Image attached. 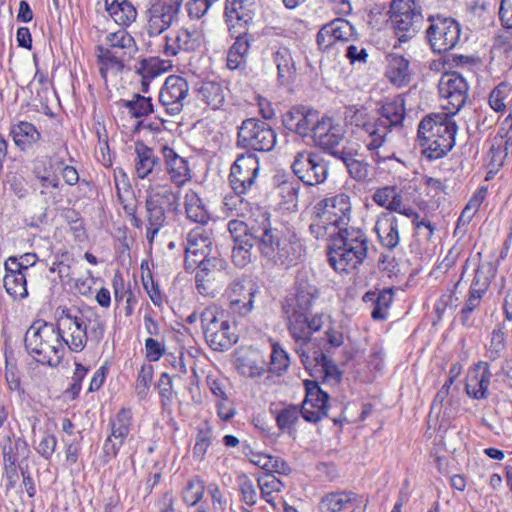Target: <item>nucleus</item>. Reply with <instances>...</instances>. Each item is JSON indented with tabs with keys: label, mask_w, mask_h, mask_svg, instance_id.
Here are the masks:
<instances>
[{
	"label": "nucleus",
	"mask_w": 512,
	"mask_h": 512,
	"mask_svg": "<svg viewBox=\"0 0 512 512\" xmlns=\"http://www.w3.org/2000/svg\"><path fill=\"white\" fill-rule=\"evenodd\" d=\"M277 141L275 130L266 122L255 118L242 121L238 127L237 146L247 149L248 152L271 151Z\"/></svg>",
	"instance_id": "obj_10"
},
{
	"label": "nucleus",
	"mask_w": 512,
	"mask_h": 512,
	"mask_svg": "<svg viewBox=\"0 0 512 512\" xmlns=\"http://www.w3.org/2000/svg\"><path fill=\"white\" fill-rule=\"evenodd\" d=\"M104 50L130 61L138 52L134 38L124 29L110 33L106 37Z\"/></svg>",
	"instance_id": "obj_34"
},
{
	"label": "nucleus",
	"mask_w": 512,
	"mask_h": 512,
	"mask_svg": "<svg viewBox=\"0 0 512 512\" xmlns=\"http://www.w3.org/2000/svg\"><path fill=\"white\" fill-rule=\"evenodd\" d=\"M361 499L351 490H338L324 494L319 501L320 512H340Z\"/></svg>",
	"instance_id": "obj_35"
},
{
	"label": "nucleus",
	"mask_w": 512,
	"mask_h": 512,
	"mask_svg": "<svg viewBox=\"0 0 512 512\" xmlns=\"http://www.w3.org/2000/svg\"><path fill=\"white\" fill-rule=\"evenodd\" d=\"M256 290L249 282L236 279L229 285L226 293L233 313L240 316L249 314L253 309Z\"/></svg>",
	"instance_id": "obj_27"
},
{
	"label": "nucleus",
	"mask_w": 512,
	"mask_h": 512,
	"mask_svg": "<svg viewBox=\"0 0 512 512\" xmlns=\"http://www.w3.org/2000/svg\"><path fill=\"white\" fill-rule=\"evenodd\" d=\"M172 67L169 60L160 59L158 57H150L143 59L139 66L136 67L137 73L145 78L153 80L161 74L167 72Z\"/></svg>",
	"instance_id": "obj_49"
},
{
	"label": "nucleus",
	"mask_w": 512,
	"mask_h": 512,
	"mask_svg": "<svg viewBox=\"0 0 512 512\" xmlns=\"http://www.w3.org/2000/svg\"><path fill=\"white\" fill-rule=\"evenodd\" d=\"M145 200L174 214L180 205V189L169 183L151 184L146 190Z\"/></svg>",
	"instance_id": "obj_30"
},
{
	"label": "nucleus",
	"mask_w": 512,
	"mask_h": 512,
	"mask_svg": "<svg viewBox=\"0 0 512 512\" xmlns=\"http://www.w3.org/2000/svg\"><path fill=\"white\" fill-rule=\"evenodd\" d=\"M399 226L400 219L390 212H383L378 216L374 230L384 248L394 250L399 245Z\"/></svg>",
	"instance_id": "obj_31"
},
{
	"label": "nucleus",
	"mask_w": 512,
	"mask_h": 512,
	"mask_svg": "<svg viewBox=\"0 0 512 512\" xmlns=\"http://www.w3.org/2000/svg\"><path fill=\"white\" fill-rule=\"evenodd\" d=\"M401 197V193L395 186H384L374 192L372 199L391 213L393 210L401 209Z\"/></svg>",
	"instance_id": "obj_47"
},
{
	"label": "nucleus",
	"mask_w": 512,
	"mask_h": 512,
	"mask_svg": "<svg viewBox=\"0 0 512 512\" xmlns=\"http://www.w3.org/2000/svg\"><path fill=\"white\" fill-rule=\"evenodd\" d=\"M254 231L256 236L260 235L259 251L268 263L287 270L304 260L306 250L295 233H284L273 228L270 222L264 230L256 228Z\"/></svg>",
	"instance_id": "obj_5"
},
{
	"label": "nucleus",
	"mask_w": 512,
	"mask_h": 512,
	"mask_svg": "<svg viewBox=\"0 0 512 512\" xmlns=\"http://www.w3.org/2000/svg\"><path fill=\"white\" fill-rule=\"evenodd\" d=\"M254 6V0H227L224 14L228 26L250 23L254 15Z\"/></svg>",
	"instance_id": "obj_36"
},
{
	"label": "nucleus",
	"mask_w": 512,
	"mask_h": 512,
	"mask_svg": "<svg viewBox=\"0 0 512 512\" xmlns=\"http://www.w3.org/2000/svg\"><path fill=\"white\" fill-rule=\"evenodd\" d=\"M200 321L206 343L212 350H229L238 341L235 329L221 307L206 306L200 313Z\"/></svg>",
	"instance_id": "obj_8"
},
{
	"label": "nucleus",
	"mask_w": 512,
	"mask_h": 512,
	"mask_svg": "<svg viewBox=\"0 0 512 512\" xmlns=\"http://www.w3.org/2000/svg\"><path fill=\"white\" fill-rule=\"evenodd\" d=\"M256 243L257 241H241L234 244L231 257L237 267L244 268L252 262V249Z\"/></svg>",
	"instance_id": "obj_56"
},
{
	"label": "nucleus",
	"mask_w": 512,
	"mask_h": 512,
	"mask_svg": "<svg viewBox=\"0 0 512 512\" xmlns=\"http://www.w3.org/2000/svg\"><path fill=\"white\" fill-rule=\"evenodd\" d=\"M198 97L213 110L220 109L224 103L227 87L216 81H203L197 89Z\"/></svg>",
	"instance_id": "obj_39"
},
{
	"label": "nucleus",
	"mask_w": 512,
	"mask_h": 512,
	"mask_svg": "<svg viewBox=\"0 0 512 512\" xmlns=\"http://www.w3.org/2000/svg\"><path fill=\"white\" fill-rule=\"evenodd\" d=\"M162 52L167 57H173L180 52H193L198 50L203 42L201 32L181 28L171 31L164 37Z\"/></svg>",
	"instance_id": "obj_21"
},
{
	"label": "nucleus",
	"mask_w": 512,
	"mask_h": 512,
	"mask_svg": "<svg viewBox=\"0 0 512 512\" xmlns=\"http://www.w3.org/2000/svg\"><path fill=\"white\" fill-rule=\"evenodd\" d=\"M250 36L241 32L228 50L227 67L230 70L243 69L246 65V57L250 49Z\"/></svg>",
	"instance_id": "obj_40"
},
{
	"label": "nucleus",
	"mask_w": 512,
	"mask_h": 512,
	"mask_svg": "<svg viewBox=\"0 0 512 512\" xmlns=\"http://www.w3.org/2000/svg\"><path fill=\"white\" fill-rule=\"evenodd\" d=\"M388 80L397 87H404L410 82L409 61L401 55L390 54L385 72Z\"/></svg>",
	"instance_id": "obj_37"
},
{
	"label": "nucleus",
	"mask_w": 512,
	"mask_h": 512,
	"mask_svg": "<svg viewBox=\"0 0 512 512\" xmlns=\"http://www.w3.org/2000/svg\"><path fill=\"white\" fill-rule=\"evenodd\" d=\"M270 222V215L267 211H258L257 216L250 220V223H245L241 220H230L228 222V231L234 241V244L241 241H257L258 247L260 246V235L256 236L254 229L267 228Z\"/></svg>",
	"instance_id": "obj_25"
},
{
	"label": "nucleus",
	"mask_w": 512,
	"mask_h": 512,
	"mask_svg": "<svg viewBox=\"0 0 512 512\" xmlns=\"http://www.w3.org/2000/svg\"><path fill=\"white\" fill-rule=\"evenodd\" d=\"M213 431L209 426H205L198 430L196 436V442L193 447V456L194 458L202 461L205 457V454L212 442Z\"/></svg>",
	"instance_id": "obj_60"
},
{
	"label": "nucleus",
	"mask_w": 512,
	"mask_h": 512,
	"mask_svg": "<svg viewBox=\"0 0 512 512\" xmlns=\"http://www.w3.org/2000/svg\"><path fill=\"white\" fill-rule=\"evenodd\" d=\"M329 236L327 257L336 272L349 273L363 264L368 255L369 239L361 228L346 226Z\"/></svg>",
	"instance_id": "obj_3"
},
{
	"label": "nucleus",
	"mask_w": 512,
	"mask_h": 512,
	"mask_svg": "<svg viewBox=\"0 0 512 512\" xmlns=\"http://www.w3.org/2000/svg\"><path fill=\"white\" fill-rule=\"evenodd\" d=\"M105 8L113 20L121 25L128 26L135 21L137 11L131 2L123 0H105Z\"/></svg>",
	"instance_id": "obj_42"
},
{
	"label": "nucleus",
	"mask_w": 512,
	"mask_h": 512,
	"mask_svg": "<svg viewBox=\"0 0 512 512\" xmlns=\"http://www.w3.org/2000/svg\"><path fill=\"white\" fill-rule=\"evenodd\" d=\"M333 156L345 164L350 177L357 182H364L368 179L370 166L367 162L354 158L344 150L342 152H333Z\"/></svg>",
	"instance_id": "obj_45"
},
{
	"label": "nucleus",
	"mask_w": 512,
	"mask_h": 512,
	"mask_svg": "<svg viewBox=\"0 0 512 512\" xmlns=\"http://www.w3.org/2000/svg\"><path fill=\"white\" fill-rule=\"evenodd\" d=\"M388 13L391 28L400 43L414 38L422 26V8L415 0H392Z\"/></svg>",
	"instance_id": "obj_9"
},
{
	"label": "nucleus",
	"mask_w": 512,
	"mask_h": 512,
	"mask_svg": "<svg viewBox=\"0 0 512 512\" xmlns=\"http://www.w3.org/2000/svg\"><path fill=\"white\" fill-rule=\"evenodd\" d=\"M257 484L261 492V497L272 506H275L273 493L281 492L285 485L271 473H265L257 478Z\"/></svg>",
	"instance_id": "obj_52"
},
{
	"label": "nucleus",
	"mask_w": 512,
	"mask_h": 512,
	"mask_svg": "<svg viewBox=\"0 0 512 512\" xmlns=\"http://www.w3.org/2000/svg\"><path fill=\"white\" fill-rule=\"evenodd\" d=\"M439 94L447 103L449 114L455 115L466 103L468 83L458 72L444 73L438 84Z\"/></svg>",
	"instance_id": "obj_18"
},
{
	"label": "nucleus",
	"mask_w": 512,
	"mask_h": 512,
	"mask_svg": "<svg viewBox=\"0 0 512 512\" xmlns=\"http://www.w3.org/2000/svg\"><path fill=\"white\" fill-rule=\"evenodd\" d=\"M511 86L508 83H500L496 86L489 96V104L491 108L496 112H502L505 110V99L511 93Z\"/></svg>",
	"instance_id": "obj_61"
},
{
	"label": "nucleus",
	"mask_w": 512,
	"mask_h": 512,
	"mask_svg": "<svg viewBox=\"0 0 512 512\" xmlns=\"http://www.w3.org/2000/svg\"><path fill=\"white\" fill-rule=\"evenodd\" d=\"M234 366L240 375L248 378L261 377L266 371L265 360L255 350L237 352Z\"/></svg>",
	"instance_id": "obj_33"
},
{
	"label": "nucleus",
	"mask_w": 512,
	"mask_h": 512,
	"mask_svg": "<svg viewBox=\"0 0 512 512\" xmlns=\"http://www.w3.org/2000/svg\"><path fill=\"white\" fill-rule=\"evenodd\" d=\"M131 425L132 411L129 408H121L117 414L110 419V434L105 440L102 453L99 456V459L103 464L109 463L117 456L120 447L123 445L130 433Z\"/></svg>",
	"instance_id": "obj_12"
},
{
	"label": "nucleus",
	"mask_w": 512,
	"mask_h": 512,
	"mask_svg": "<svg viewBox=\"0 0 512 512\" xmlns=\"http://www.w3.org/2000/svg\"><path fill=\"white\" fill-rule=\"evenodd\" d=\"M306 395L301 405V416L307 422L317 423L326 417L329 395L316 381H305Z\"/></svg>",
	"instance_id": "obj_20"
},
{
	"label": "nucleus",
	"mask_w": 512,
	"mask_h": 512,
	"mask_svg": "<svg viewBox=\"0 0 512 512\" xmlns=\"http://www.w3.org/2000/svg\"><path fill=\"white\" fill-rule=\"evenodd\" d=\"M449 113H431L419 123L417 141L429 161L443 158L455 145L457 125Z\"/></svg>",
	"instance_id": "obj_4"
},
{
	"label": "nucleus",
	"mask_w": 512,
	"mask_h": 512,
	"mask_svg": "<svg viewBox=\"0 0 512 512\" xmlns=\"http://www.w3.org/2000/svg\"><path fill=\"white\" fill-rule=\"evenodd\" d=\"M301 415V408L289 405L282 409L276 416V423L280 431L291 434L295 430V424Z\"/></svg>",
	"instance_id": "obj_55"
},
{
	"label": "nucleus",
	"mask_w": 512,
	"mask_h": 512,
	"mask_svg": "<svg viewBox=\"0 0 512 512\" xmlns=\"http://www.w3.org/2000/svg\"><path fill=\"white\" fill-rule=\"evenodd\" d=\"M179 10L174 6H159V4H151L147 10V26L146 30L149 36H158L167 30L175 21Z\"/></svg>",
	"instance_id": "obj_32"
},
{
	"label": "nucleus",
	"mask_w": 512,
	"mask_h": 512,
	"mask_svg": "<svg viewBox=\"0 0 512 512\" xmlns=\"http://www.w3.org/2000/svg\"><path fill=\"white\" fill-rule=\"evenodd\" d=\"M205 483L199 477L190 479L183 491V500L190 506L196 505L203 497Z\"/></svg>",
	"instance_id": "obj_58"
},
{
	"label": "nucleus",
	"mask_w": 512,
	"mask_h": 512,
	"mask_svg": "<svg viewBox=\"0 0 512 512\" xmlns=\"http://www.w3.org/2000/svg\"><path fill=\"white\" fill-rule=\"evenodd\" d=\"M20 448H26V442L21 439H17L14 442L9 439V442L3 446L2 456L4 468L16 466Z\"/></svg>",
	"instance_id": "obj_64"
},
{
	"label": "nucleus",
	"mask_w": 512,
	"mask_h": 512,
	"mask_svg": "<svg viewBox=\"0 0 512 512\" xmlns=\"http://www.w3.org/2000/svg\"><path fill=\"white\" fill-rule=\"evenodd\" d=\"M242 194L234 192L233 195L225 196L223 205L229 216L244 217L251 212V204Z\"/></svg>",
	"instance_id": "obj_54"
},
{
	"label": "nucleus",
	"mask_w": 512,
	"mask_h": 512,
	"mask_svg": "<svg viewBox=\"0 0 512 512\" xmlns=\"http://www.w3.org/2000/svg\"><path fill=\"white\" fill-rule=\"evenodd\" d=\"M393 301L392 289H383L379 291V296L373 305L371 317L374 320H385L387 318L388 309Z\"/></svg>",
	"instance_id": "obj_59"
},
{
	"label": "nucleus",
	"mask_w": 512,
	"mask_h": 512,
	"mask_svg": "<svg viewBox=\"0 0 512 512\" xmlns=\"http://www.w3.org/2000/svg\"><path fill=\"white\" fill-rule=\"evenodd\" d=\"M318 297L316 286L300 280L296 284L295 293L282 301L281 309L286 320L287 329L297 344L295 349L307 370H318L325 381L339 383L341 372L337 365L320 351L312 354L305 349L312 340V335L324 326L323 313L312 315L311 308Z\"/></svg>",
	"instance_id": "obj_1"
},
{
	"label": "nucleus",
	"mask_w": 512,
	"mask_h": 512,
	"mask_svg": "<svg viewBox=\"0 0 512 512\" xmlns=\"http://www.w3.org/2000/svg\"><path fill=\"white\" fill-rule=\"evenodd\" d=\"M119 105L134 118L146 117L153 112L151 98L140 94H134L131 100H121Z\"/></svg>",
	"instance_id": "obj_51"
},
{
	"label": "nucleus",
	"mask_w": 512,
	"mask_h": 512,
	"mask_svg": "<svg viewBox=\"0 0 512 512\" xmlns=\"http://www.w3.org/2000/svg\"><path fill=\"white\" fill-rule=\"evenodd\" d=\"M497 266L493 262H484L477 266L470 288L486 295L492 280L497 274Z\"/></svg>",
	"instance_id": "obj_44"
},
{
	"label": "nucleus",
	"mask_w": 512,
	"mask_h": 512,
	"mask_svg": "<svg viewBox=\"0 0 512 512\" xmlns=\"http://www.w3.org/2000/svg\"><path fill=\"white\" fill-rule=\"evenodd\" d=\"M184 205L188 219L202 225L207 223L209 213L195 191L189 190L186 192Z\"/></svg>",
	"instance_id": "obj_46"
},
{
	"label": "nucleus",
	"mask_w": 512,
	"mask_h": 512,
	"mask_svg": "<svg viewBox=\"0 0 512 512\" xmlns=\"http://www.w3.org/2000/svg\"><path fill=\"white\" fill-rule=\"evenodd\" d=\"M222 266L223 261L219 258H215L213 264L196 266L195 284L202 296L213 298L222 290L226 276Z\"/></svg>",
	"instance_id": "obj_19"
},
{
	"label": "nucleus",
	"mask_w": 512,
	"mask_h": 512,
	"mask_svg": "<svg viewBox=\"0 0 512 512\" xmlns=\"http://www.w3.org/2000/svg\"><path fill=\"white\" fill-rule=\"evenodd\" d=\"M3 282L6 292L14 299H24L28 296L25 273L5 274Z\"/></svg>",
	"instance_id": "obj_53"
},
{
	"label": "nucleus",
	"mask_w": 512,
	"mask_h": 512,
	"mask_svg": "<svg viewBox=\"0 0 512 512\" xmlns=\"http://www.w3.org/2000/svg\"><path fill=\"white\" fill-rule=\"evenodd\" d=\"M152 379L153 367L151 365H143L138 373L135 383V392L140 399L147 396Z\"/></svg>",
	"instance_id": "obj_63"
},
{
	"label": "nucleus",
	"mask_w": 512,
	"mask_h": 512,
	"mask_svg": "<svg viewBox=\"0 0 512 512\" xmlns=\"http://www.w3.org/2000/svg\"><path fill=\"white\" fill-rule=\"evenodd\" d=\"M273 59L277 67L279 82L287 84L295 70L290 51L287 48H280L274 53Z\"/></svg>",
	"instance_id": "obj_50"
},
{
	"label": "nucleus",
	"mask_w": 512,
	"mask_h": 512,
	"mask_svg": "<svg viewBox=\"0 0 512 512\" xmlns=\"http://www.w3.org/2000/svg\"><path fill=\"white\" fill-rule=\"evenodd\" d=\"M318 111L306 106H293L282 116L286 129L301 137L311 135L319 119Z\"/></svg>",
	"instance_id": "obj_22"
},
{
	"label": "nucleus",
	"mask_w": 512,
	"mask_h": 512,
	"mask_svg": "<svg viewBox=\"0 0 512 512\" xmlns=\"http://www.w3.org/2000/svg\"><path fill=\"white\" fill-rule=\"evenodd\" d=\"M97 50L99 72L104 81L107 80L109 74L117 75L122 73L126 62H129L128 60L122 59L119 56L104 50V47L102 46H98Z\"/></svg>",
	"instance_id": "obj_43"
},
{
	"label": "nucleus",
	"mask_w": 512,
	"mask_h": 512,
	"mask_svg": "<svg viewBox=\"0 0 512 512\" xmlns=\"http://www.w3.org/2000/svg\"><path fill=\"white\" fill-rule=\"evenodd\" d=\"M135 175L139 179L151 181L161 171V160L154 149L138 141L135 143Z\"/></svg>",
	"instance_id": "obj_28"
},
{
	"label": "nucleus",
	"mask_w": 512,
	"mask_h": 512,
	"mask_svg": "<svg viewBox=\"0 0 512 512\" xmlns=\"http://www.w3.org/2000/svg\"><path fill=\"white\" fill-rule=\"evenodd\" d=\"M484 296L483 293L469 289L463 307L459 312V319L463 326L472 327L474 325L473 313L480 308Z\"/></svg>",
	"instance_id": "obj_48"
},
{
	"label": "nucleus",
	"mask_w": 512,
	"mask_h": 512,
	"mask_svg": "<svg viewBox=\"0 0 512 512\" xmlns=\"http://www.w3.org/2000/svg\"><path fill=\"white\" fill-rule=\"evenodd\" d=\"M10 135L15 145L21 150L26 151L41 139V134L37 128L30 122L19 121L11 126Z\"/></svg>",
	"instance_id": "obj_38"
},
{
	"label": "nucleus",
	"mask_w": 512,
	"mask_h": 512,
	"mask_svg": "<svg viewBox=\"0 0 512 512\" xmlns=\"http://www.w3.org/2000/svg\"><path fill=\"white\" fill-rule=\"evenodd\" d=\"M311 136L319 147L329 151L331 155L333 152L343 151L338 148L344 138L343 130L330 117H319Z\"/></svg>",
	"instance_id": "obj_23"
},
{
	"label": "nucleus",
	"mask_w": 512,
	"mask_h": 512,
	"mask_svg": "<svg viewBox=\"0 0 512 512\" xmlns=\"http://www.w3.org/2000/svg\"><path fill=\"white\" fill-rule=\"evenodd\" d=\"M492 373L486 361L477 362L468 372L465 391L473 399L482 400L488 397V388Z\"/></svg>",
	"instance_id": "obj_29"
},
{
	"label": "nucleus",
	"mask_w": 512,
	"mask_h": 512,
	"mask_svg": "<svg viewBox=\"0 0 512 512\" xmlns=\"http://www.w3.org/2000/svg\"><path fill=\"white\" fill-rule=\"evenodd\" d=\"M329 23L333 29V39H336L338 43L348 42L354 36V27L349 21L337 18Z\"/></svg>",
	"instance_id": "obj_62"
},
{
	"label": "nucleus",
	"mask_w": 512,
	"mask_h": 512,
	"mask_svg": "<svg viewBox=\"0 0 512 512\" xmlns=\"http://www.w3.org/2000/svg\"><path fill=\"white\" fill-rule=\"evenodd\" d=\"M405 114V98L402 95H398L391 101L384 103L379 109V117L376 118L379 138L374 140V143L380 144L381 148L387 141L389 133L393 129H398L402 126Z\"/></svg>",
	"instance_id": "obj_17"
},
{
	"label": "nucleus",
	"mask_w": 512,
	"mask_h": 512,
	"mask_svg": "<svg viewBox=\"0 0 512 512\" xmlns=\"http://www.w3.org/2000/svg\"><path fill=\"white\" fill-rule=\"evenodd\" d=\"M428 21L430 25L426 30V38L434 52L441 54L458 44L461 27L455 19L437 15L430 16Z\"/></svg>",
	"instance_id": "obj_11"
},
{
	"label": "nucleus",
	"mask_w": 512,
	"mask_h": 512,
	"mask_svg": "<svg viewBox=\"0 0 512 512\" xmlns=\"http://www.w3.org/2000/svg\"><path fill=\"white\" fill-rule=\"evenodd\" d=\"M506 348L505 333L502 327L498 326L491 333V340L486 348V357L495 361L502 356Z\"/></svg>",
	"instance_id": "obj_57"
},
{
	"label": "nucleus",
	"mask_w": 512,
	"mask_h": 512,
	"mask_svg": "<svg viewBox=\"0 0 512 512\" xmlns=\"http://www.w3.org/2000/svg\"><path fill=\"white\" fill-rule=\"evenodd\" d=\"M64 348L72 352H81L88 340L98 345L104 338L106 324L103 318L92 308L73 311L62 309L54 323Z\"/></svg>",
	"instance_id": "obj_2"
},
{
	"label": "nucleus",
	"mask_w": 512,
	"mask_h": 512,
	"mask_svg": "<svg viewBox=\"0 0 512 512\" xmlns=\"http://www.w3.org/2000/svg\"><path fill=\"white\" fill-rule=\"evenodd\" d=\"M212 239L203 226L192 229L186 237L185 268L196 269L197 265L213 264L216 257H210L212 252Z\"/></svg>",
	"instance_id": "obj_13"
},
{
	"label": "nucleus",
	"mask_w": 512,
	"mask_h": 512,
	"mask_svg": "<svg viewBox=\"0 0 512 512\" xmlns=\"http://www.w3.org/2000/svg\"><path fill=\"white\" fill-rule=\"evenodd\" d=\"M259 159L253 152L238 155L230 168L229 183L236 193H247L256 183Z\"/></svg>",
	"instance_id": "obj_15"
},
{
	"label": "nucleus",
	"mask_w": 512,
	"mask_h": 512,
	"mask_svg": "<svg viewBox=\"0 0 512 512\" xmlns=\"http://www.w3.org/2000/svg\"><path fill=\"white\" fill-rule=\"evenodd\" d=\"M189 95L187 80L178 75H170L166 78L160 93L159 102L168 116H178L185 106Z\"/></svg>",
	"instance_id": "obj_16"
},
{
	"label": "nucleus",
	"mask_w": 512,
	"mask_h": 512,
	"mask_svg": "<svg viewBox=\"0 0 512 512\" xmlns=\"http://www.w3.org/2000/svg\"><path fill=\"white\" fill-rule=\"evenodd\" d=\"M163 157L165 172L175 187L180 188L191 179V170L188 160L180 156L173 148L162 145L160 149Z\"/></svg>",
	"instance_id": "obj_24"
},
{
	"label": "nucleus",
	"mask_w": 512,
	"mask_h": 512,
	"mask_svg": "<svg viewBox=\"0 0 512 512\" xmlns=\"http://www.w3.org/2000/svg\"><path fill=\"white\" fill-rule=\"evenodd\" d=\"M351 198L346 193H339L326 197L314 206L315 218L309 226L311 234L317 238H324L332 233L330 228L340 229L348 226L351 220Z\"/></svg>",
	"instance_id": "obj_7"
},
{
	"label": "nucleus",
	"mask_w": 512,
	"mask_h": 512,
	"mask_svg": "<svg viewBox=\"0 0 512 512\" xmlns=\"http://www.w3.org/2000/svg\"><path fill=\"white\" fill-rule=\"evenodd\" d=\"M346 118L359 130L358 133L363 137L369 151H376L380 148V144L374 143V140L379 138L376 118L371 117L364 109L354 107L348 109Z\"/></svg>",
	"instance_id": "obj_26"
},
{
	"label": "nucleus",
	"mask_w": 512,
	"mask_h": 512,
	"mask_svg": "<svg viewBox=\"0 0 512 512\" xmlns=\"http://www.w3.org/2000/svg\"><path fill=\"white\" fill-rule=\"evenodd\" d=\"M146 212V238L152 244L154 237L159 233L160 229L165 225L170 212L162 209L156 204H152L145 200Z\"/></svg>",
	"instance_id": "obj_41"
},
{
	"label": "nucleus",
	"mask_w": 512,
	"mask_h": 512,
	"mask_svg": "<svg viewBox=\"0 0 512 512\" xmlns=\"http://www.w3.org/2000/svg\"><path fill=\"white\" fill-rule=\"evenodd\" d=\"M293 173L306 185L323 183L328 176V165L317 153L303 150L298 152L292 162Z\"/></svg>",
	"instance_id": "obj_14"
},
{
	"label": "nucleus",
	"mask_w": 512,
	"mask_h": 512,
	"mask_svg": "<svg viewBox=\"0 0 512 512\" xmlns=\"http://www.w3.org/2000/svg\"><path fill=\"white\" fill-rule=\"evenodd\" d=\"M24 346L36 362L52 368L61 364L66 351L54 323L43 319L35 320L26 330Z\"/></svg>",
	"instance_id": "obj_6"
}]
</instances>
